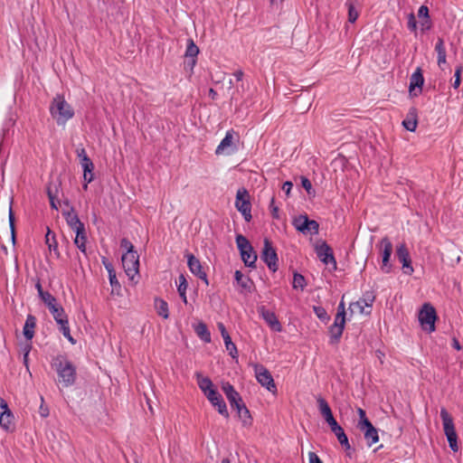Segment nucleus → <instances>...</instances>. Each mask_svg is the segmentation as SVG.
Wrapping results in <instances>:
<instances>
[{
    "label": "nucleus",
    "instance_id": "f257e3e1",
    "mask_svg": "<svg viewBox=\"0 0 463 463\" xmlns=\"http://www.w3.org/2000/svg\"><path fill=\"white\" fill-rule=\"evenodd\" d=\"M52 368L58 374V381L63 387H70L76 381V367L63 355H57L52 363Z\"/></svg>",
    "mask_w": 463,
    "mask_h": 463
},
{
    "label": "nucleus",
    "instance_id": "f03ea898",
    "mask_svg": "<svg viewBox=\"0 0 463 463\" xmlns=\"http://www.w3.org/2000/svg\"><path fill=\"white\" fill-rule=\"evenodd\" d=\"M50 113L59 126H64L74 116L73 109L65 100L64 96L60 94L52 99L50 105Z\"/></svg>",
    "mask_w": 463,
    "mask_h": 463
},
{
    "label": "nucleus",
    "instance_id": "7ed1b4c3",
    "mask_svg": "<svg viewBox=\"0 0 463 463\" xmlns=\"http://www.w3.org/2000/svg\"><path fill=\"white\" fill-rule=\"evenodd\" d=\"M440 418L449 446L452 451L458 452L459 447L458 445V434L456 432L453 418L445 408H441L440 410Z\"/></svg>",
    "mask_w": 463,
    "mask_h": 463
},
{
    "label": "nucleus",
    "instance_id": "20e7f679",
    "mask_svg": "<svg viewBox=\"0 0 463 463\" xmlns=\"http://www.w3.org/2000/svg\"><path fill=\"white\" fill-rule=\"evenodd\" d=\"M236 244L244 264L247 267L255 268L258 257L249 240L245 236L238 234L236 236Z\"/></svg>",
    "mask_w": 463,
    "mask_h": 463
},
{
    "label": "nucleus",
    "instance_id": "39448f33",
    "mask_svg": "<svg viewBox=\"0 0 463 463\" xmlns=\"http://www.w3.org/2000/svg\"><path fill=\"white\" fill-rule=\"evenodd\" d=\"M437 314L435 308L429 303L423 304L419 313V321L424 331L431 333L435 331Z\"/></svg>",
    "mask_w": 463,
    "mask_h": 463
},
{
    "label": "nucleus",
    "instance_id": "423d86ee",
    "mask_svg": "<svg viewBox=\"0 0 463 463\" xmlns=\"http://www.w3.org/2000/svg\"><path fill=\"white\" fill-rule=\"evenodd\" d=\"M235 207L242 214L246 222H250L251 216V204L250 202V195L246 189H239L236 194Z\"/></svg>",
    "mask_w": 463,
    "mask_h": 463
},
{
    "label": "nucleus",
    "instance_id": "0eeeda50",
    "mask_svg": "<svg viewBox=\"0 0 463 463\" xmlns=\"http://www.w3.org/2000/svg\"><path fill=\"white\" fill-rule=\"evenodd\" d=\"M375 299V296L372 291H366L363 298L355 302H352L349 305V311L351 315L353 314H370L371 310L365 311V307H371L373 301Z\"/></svg>",
    "mask_w": 463,
    "mask_h": 463
},
{
    "label": "nucleus",
    "instance_id": "6e6552de",
    "mask_svg": "<svg viewBox=\"0 0 463 463\" xmlns=\"http://www.w3.org/2000/svg\"><path fill=\"white\" fill-rule=\"evenodd\" d=\"M122 266L127 276L130 280H134L135 277L138 274L139 270V255L137 252L131 254H123Z\"/></svg>",
    "mask_w": 463,
    "mask_h": 463
},
{
    "label": "nucleus",
    "instance_id": "1a4fd4ad",
    "mask_svg": "<svg viewBox=\"0 0 463 463\" xmlns=\"http://www.w3.org/2000/svg\"><path fill=\"white\" fill-rule=\"evenodd\" d=\"M294 227L304 234H317L319 224L315 220H309L307 215H299L293 220Z\"/></svg>",
    "mask_w": 463,
    "mask_h": 463
},
{
    "label": "nucleus",
    "instance_id": "9d476101",
    "mask_svg": "<svg viewBox=\"0 0 463 463\" xmlns=\"http://www.w3.org/2000/svg\"><path fill=\"white\" fill-rule=\"evenodd\" d=\"M254 368L257 381L268 391L272 393H276L277 386L269 370L261 364H256Z\"/></svg>",
    "mask_w": 463,
    "mask_h": 463
},
{
    "label": "nucleus",
    "instance_id": "9b49d317",
    "mask_svg": "<svg viewBox=\"0 0 463 463\" xmlns=\"http://www.w3.org/2000/svg\"><path fill=\"white\" fill-rule=\"evenodd\" d=\"M260 258L271 271L275 272L278 269V255L271 241L268 238L264 239V246Z\"/></svg>",
    "mask_w": 463,
    "mask_h": 463
},
{
    "label": "nucleus",
    "instance_id": "f8f14e48",
    "mask_svg": "<svg viewBox=\"0 0 463 463\" xmlns=\"http://www.w3.org/2000/svg\"><path fill=\"white\" fill-rule=\"evenodd\" d=\"M317 402L318 410L323 418L325 419V420L326 421V423L328 424V426L330 427V430H332L335 429L337 426H339V424L337 423L333 415L332 410L328 402L322 396L317 397Z\"/></svg>",
    "mask_w": 463,
    "mask_h": 463
},
{
    "label": "nucleus",
    "instance_id": "ddd939ff",
    "mask_svg": "<svg viewBox=\"0 0 463 463\" xmlns=\"http://www.w3.org/2000/svg\"><path fill=\"white\" fill-rule=\"evenodd\" d=\"M316 253L324 264H332L334 269H336V260L334 257L333 250L326 241L316 246Z\"/></svg>",
    "mask_w": 463,
    "mask_h": 463
},
{
    "label": "nucleus",
    "instance_id": "4468645a",
    "mask_svg": "<svg viewBox=\"0 0 463 463\" xmlns=\"http://www.w3.org/2000/svg\"><path fill=\"white\" fill-rule=\"evenodd\" d=\"M260 316L265 320L269 326L275 332H281L282 326L274 312L267 309L264 306L258 307Z\"/></svg>",
    "mask_w": 463,
    "mask_h": 463
},
{
    "label": "nucleus",
    "instance_id": "2eb2a0df",
    "mask_svg": "<svg viewBox=\"0 0 463 463\" xmlns=\"http://www.w3.org/2000/svg\"><path fill=\"white\" fill-rule=\"evenodd\" d=\"M222 390L224 392L232 409H235L236 407L244 402L240 393L234 389V387L230 383H223L222 385Z\"/></svg>",
    "mask_w": 463,
    "mask_h": 463
},
{
    "label": "nucleus",
    "instance_id": "dca6fc26",
    "mask_svg": "<svg viewBox=\"0 0 463 463\" xmlns=\"http://www.w3.org/2000/svg\"><path fill=\"white\" fill-rule=\"evenodd\" d=\"M424 78L422 75V71L420 67H418L410 78V93L413 96H418L420 93H421Z\"/></svg>",
    "mask_w": 463,
    "mask_h": 463
},
{
    "label": "nucleus",
    "instance_id": "f3484780",
    "mask_svg": "<svg viewBox=\"0 0 463 463\" xmlns=\"http://www.w3.org/2000/svg\"><path fill=\"white\" fill-rule=\"evenodd\" d=\"M381 247L383 248V264L381 269L384 273H389L392 268L389 260L392 252V243L387 237H384L381 241Z\"/></svg>",
    "mask_w": 463,
    "mask_h": 463
},
{
    "label": "nucleus",
    "instance_id": "a211bd4d",
    "mask_svg": "<svg viewBox=\"0 0 463 463\" xmlns=\"http://www.w3.org/2000/svg\"><path fill=\"white\" fill-rule=\"evenodd\" d=\"M187 265L190 271L200 279L203 280L206 285L209 284L206 273L203 270L202 264L198 259L193 254L187 256Z\"/></svg>",
    "mask_w": 463,
    "mask_h": 463
},
{
    "label": "nucleus",
    "instance_id": "6ab92c4d",
    "mask_svg": "<svg viewBox=\"0 0 463 463\" xmlns=\"http://www.w3.org/2000/svg\"><path fill=\"white\" fill-rule=\"evenodd\" d=\"M396 255L398 260L402 263L404 273L411 275L413 272V268L411 266L410 253L405 244H401L397 247Z\"/></svg>",
    "mask_w": 463,
    "mask_h": 463
},
{
    "label": "nucleus",
    "instance_id": "aec40b11",
    "mask_svg": "<svg viewBox=\"0 0 463 463\" xmlns=\"http://www.w3.org/2000/svg\"><path fill=\"white\" fill-rule=\"evenodd\" d=\"M199 53V48L193 39H187L186 50L184 57L187 59V65L193 69L196 64V58Z\"/></svg>",
    "mask_w": 463,
    "mask_h": 463
},
{
    "label": "nucleus",
    "instance_id": "412c9836",
    "mask_svg": "<svg viewBox=\"0 0 463 463\" xmlns=\"http://www.w3.org/2000/svg\"><path fill=\"white\" fill-rule=\"evenodd\" d=\"M67 224L73 230L76 231L78 229H81L84 227V223L80 222L78 217V214L75 213L74 208L70 206L69 211H63L62 213Z\"/></svg>",
    "mask_w": 463,
    "mask_h": 463
},
{
    "label": "nucleus",
    "instance_id": "4be33fe9",
    "mask_svg": "<svg viewBox=\"0 0 463 463\" xmlns=\"http://www.w3.org/2000/svg\"><path fill=\"white\" fill-rule=\"evenodd\" d=\"M0 407L4 409L0 415V424L4 429L9 430L12 424L13 414L3 399H0Z\"/></svg>",
    "mask_w": 463,
    "mask_h": 463
},
{
    "label": "nucleus",
    "instance_id": "5701e85b",
    "mask_svg": "<svg viewBox=\"0 0 463 463\" xmlns=\"http://www.w3.org/2000/svg\"><path fill=\"white\" fill-rule=\"evenodd\" d=\"M36 326V317L33 315L29 314L26 317L23 334L26 340L30 341L34 336V328Z\"/></svg>",
    "mask_w": 463,
    "mask_h": 463
},
{
    "label": "nucleus",
    "instance_id": "b1692460",
    "mask_svg": "<svg viewBox=\"0 0 463 463\" xmlns=\"http://www.w3.org/2000/svg\"><path fill=\"white\" fill-rule=\"evenodd\" d=\"M80 165H81V166L83 168V179H84V182H85V184H83V189L87 190L88 189V184L92 182V177H88V175L90 173H93L94 164H93V162L91 161V159L90 157H84L82 162H80Z\"/></svg>",
    "mask_w": 463,
    "mask_h": 463
},
{
    "label": "nucleus",
    "instance_id": "393cba45",
    "mask_svg": "<svg viewBox=\"0 0 463 463\" xmlns=\"http://www.w3.org/2000/svg\"><path fill=\"white\" fill-rule=\"evenodd\" d=\"M417 109L411 108L409 110L407 118L402 121V126L409 131L413 132L417 128Z\"/></svg>",
    "mask_w": 463,
    "mask_h": 463
},
{
    "label": "nucleus",
    "instance_id": "a878e982",
    "mask_svg": "<svg viewBox=\"0 0 463 463\" xmlns=\"http://www.w3.org/2000/svg\"><path fill=\"white\" fill-rule=\"evenodd\" d=\"M234 279H235L237 284L245 292H250L253 282L249 277H245L240 270H236L234 273Z\"/></svg>",
    "mask_w": 463,
    "mask_h": 463
},
{
    "label": "nucleus",
    "instance_id": "bb28decb",
    "mask_svg": "<svg viewBox=\"0 0 463 463\" xmlns=\"http://www.w3.org/2000/svg\"><path fill=\"white\" fill-rule=\"evenodd\" d=\"M74 232H76V236H75V239H74V244L77 246V248L81 252L86 254L87 236H86L85 226L82 227L81 229H78V230H76Z\"/></svg>",
    "mask_w": 463,
    "mask_h": 463
},
{
    "label": "nucleus",
    "instance_id": "cd10ccee",
    "mask_svg": "<svg viewBox=\"0 0 463 463\" xmlns=\"http://www.w3.org/2000/svg\"><path fill=\"white\" fill-rule=\"evenodd\" d=\"M45 243L48 245L50 251H53L57 257H60L55 233L49 228H47V232L45 234Z\"/></svg>",
    "mask_w": 463,
    "mask_h": 463
},
{
    "label": "nucleus",
    "instance_id": "c85d7f7f",
    "mask_svg": "<svg viewBox=\"0 0 463 463\" xmlns=\"http://www.w3.org/2000/svg\"><path fill=\"white\" fill-rule=\"evenodd\" d=\"M331 431L335 435L337 440L345 450H349L351 449L348 438L340 425Z\"/></svg>",
    "mask_w": 463,
    "mask_h": 463
},
{
    "label": "nucleus",
    "instance_id": "c756f323",
    "mask_svg": "<svg viewBox=\"0 0 463 463\" xmlns=\"http://www.w3.org/2000/svg\"><path fill=\"white\" fill-rule=\"evenodd\" d=\"M435 51L438 54V65L440 67L442 64L446 63V48L442 38L438 39Z\"/></svg>",
    "mask_w": 463,
    "mask_h": 463
},
{
    "label": "nucleus",
    "instance_id": "7c9ffc66",
    "mask_svg": "<svg viewBox=\"0 0 463 463\" xmlns=\"http://www.w3.org/2000/svg\"><path fill=\"white\" fill-rule=\"evenodd\" d=\"M344 329H345L344 326L334 322V324L329 327L331 343H338L339 342V340L343 335Z\"/></svg>",
    "mask_w": 463,
    "mask_h": 463
},
{
    "label": "nucleus",
    "instance_id": "2f4dec72",
    "mask_svg": "<svg viewBox=\"0 0 463 463\" xmlns=\"http://www.w3.org/2000/svg\"><path fill=\"white\" fill-rule=\"evenodd\" d=\"M235 410L237 411L238 417L241 420L244 425L251 423V416L250 414V411L244 402L236 407Z\"/></svg>",
    "mask_w": 463,
    "mask_h": 463
},
{
    "label": "nucleus",
    "instance_id": "473e14b6",
    "mask_svg": "<svg viewBox=\"0 0 463 463\" xmlns=\"http://www.w3.org/2000/svg\"><path fill=\"white\" fill-rule=\"evenodd\" d=\"M364 435L368 447H372L379 440L378 430L374 426L368 430H365L364 431Z\"/></svg>",
    "mask_w": 463,
    "mask_h": 463
},
{
    "label": "nucleus",
    "instance_id": "72a5a7b5",
    "mask_svg": "<svg viewBox=\"0 0 463 463\" xmlns=\"http://www.w3.org/2000/svg\"><path fill=\"white\" fill-rule=\"evenodd\" d=\"M195 333L205 343L211 342V333L207 328V326L201 322L195 326Z\"/></svg>",
    "mask_w": 463,
    "mask_h": 463
},
{
    "label": "nucleus",
    "instance_id": "f704fd0d",
    "mask_svg": "<svg viewBox=\"0 0 463 463\" xmlns=\"http://www.w3.org/2000/svg\"><path fill=\"white\" fill-rule=\"evenodd\" d=\"M211 404L217 409L218 412L222 416H223L226 419L229 418V411L222 395L218 397L216 400L213 401Z\"/></svg>",
    "mask_w": 463,
    "mask_h": 463
},
{
    "label": "nucleus",
    "instance_id": "c9c22d12",
    "mask_svg": "<svg viewBox=\"0 0 463 463\" xmlns=\"http://www.w3.org/2000/svg\"><path fill=\"white\" fill-rule=\"evenodd\" d=\"M232 139H233L232 134L230 131H228L226 133L224 138L221 141V143L217 146V148L215 150L216 155L223 154L225 149L232 146Z\"/></svg>",
    "mask_w": 463,
    "mask_h": 463
},
{
    "label": "nucleus",
    "instance_id": "e433bc0d",
    "mask_svg": "<svg viewBox=\"0 0 463 463\" xmlns=\"http://www.w3.org/2000/svg\"><path fill=\"white\" fill-rule=\"evenodd\" d=\"M196 376L198 386L203 393L213 387V383L209 377H203L200 373H197Z\"/></svg>",
    "mask_w": 463,
    "mask_h": 463
},
{
    "label": "nucleus",
    "instance_id": "4c0bfd02",
    "mask_svg": "<svg viewBox=\"0 0 463 463\" xmlns=\"http://www.w3.org/2000/svg\"><path fill=\"white\" fill-rule=\"evenodd\" d=\"M355 3L356 0H347L345 4L348 8V21L352 24L354 23L359 16V13L355 9Z\"/></svg>",
    "mask_w": 463,
    "mask_h": 463
},
{
    "label": "nucleus",
    "instance_id": "58836bf2",
    "mask_svg": "<svg viewBox=\"0 0 463 463\" xmlns=\"http://www.w3.org/2000/svg\"><path fill=\"white\" fill-rule=\"evenodd\" d=\"M156 307L157 314L166 319L169 317L168 304L163 299H156Z\"/></svg>",
    "mask_w": 463,
    "mask_h": 463
},
{
    "label": "nucleus",
    "instance_id": "ea45409f",
    "mask_svg": "<svg viewBox=\"0 0 463 463\" xmlns=\"http://www.w3.org/2000/svg\"><path fill=\"white\" fill-rule=\"evenodd\" d=\"M57 324L60 326V330L61 331L63 336L67 338L71 343L74 344L75 340L71 335L68 318Z\"/></svg>",
    "mask_w": 463,
    "mask_h": 463
},
{
    "label": "nucleus",
    "instance_id": "a19ab883",
    "mask_svg": "<svg viewBox=\"0 0 463 463\" xmlns=\"http://www.w3.org/2000/svg\"><path fill=\"white\" fill-rule=\"evenodd\" d=\"M292 286L295 289L304 290L306 287L305 277L299 273H294Z\"/></svg>",
    "mask_w": 463,
    "mask_h": 463
},
{
    "label": "nucleus",
    "instance_id": "79ce46f5",
    "mask_svg": "<svg viewBox=\"0 0 463 463\" xmlns=\"http://www.w3.org/2000/svg\"><path fill=\"white\" fill-rule=\"evenodd\" d=\"M50 312L53 316V318L56 321V323H60L62 320L67 318V316H66L64 309L61 306H58L57 307L52 308Z\"/></svg>",
    "mask_w": 463,
    "mask_h": 463
},
{
    "label": "nucleus",
    "instance_id": "37998d69",
    "mask_svg": "<svg viewBox=\"0 0 463 463\" xmlns=\"http://www.w3.org/2000/svg\"><path fill=\"white\" fill-rule=\"evenodd\" d=\"M60 183L51 182L47 186V195L50 199H57Z\"/></svg>",
    "mask_w": 463,
    "mask_h": 463
},
{
    "label": "nucleus",
    "instance_id": "c03bdc74",
    "mask_svg": "<svg viewBox=\"0 0 463 463\" xmlns=\"http://www.w3.org/2000/svg\"><path fill=\"white\" fill-rule=\"evenodd\" d=\"M225 344L226 350L229 352V354L235 358L238 356V351L236 345L232 343L231 336L225 337L223 340Z\"/></svg>",
    "mask_w": 463,
    "mask_h": 463
},
{
    "label": "nucleus",
    "instance_id": "a18cd8bd",
    "mask_svg": "<svg viewBox=\"0 0 463 463\" xmlns=\"http://www.w3.org/2000/svg\"><path fill=\"white\" fill-rule=\"evenodd\" d=\"M109 279L110 286L112 288V294L114 292H117V294H118L119 290L121 289V286H120V283L118 282V280L117 279L116 272H111L110 271V274H109Z\"/></svg>",
    "mask_w": 463,
    "mask_h": 463
},
{
    "label": "nucleus",
    "instance_id": "49530a36",
    "mask_svg": "<svg viewBox=\"0 0 463 463\" xmlns=\"http://www.w3.org/2000/svg\"><path fill=\"white\" fill-rule=\"evenodd\" d=\"M314 312L317 315V317L323 322H327L330 319L329 315L327 314L326 310L320 306L314 307Z\"/></svg>",
    "mask_w": 463,
    "mask_h": 463
},
{
    "label": "nucleus",
    "instance_id": "de8ad7c7",
    "mask_svg": "<svg viewBox=\"0 0 463 463\" xmlns=\"http://www.w3.org/2000/svg\"><path fill=\"white\" fill-rule=\"evenodd\" d=\"M8 219H9V226H10V230H11V239H12L13 243L14 244V242H15V226H14L15 218H14V212L12 210V207L9 208Z\"/></svg>",
    "mask_w": 463,
    "mask_h": 463
},
{
    "label": "nucleus",
    "instance_id": "09e8293b",
    "mask_svg": "<svg viewBox=\"0 0 463 463\" xmlns=\"http://www.w3.org/2000/svg\"><path fill=\"white\" fill-rule=\"evenodd\" d=\"M120 247L126 250V252L124 254H131V253H135L137 252L135 250H134V245L132 244V242L128 240L127 238H123L121 241H120Z\"/></svg>",
    "mask_w": 463,
    "mask_h": 463
},
{
    "label": "nucleus",
    "instance_id": "8fccbe9b",
    "mask_svg": "<svg viewBox=\"0 0 463 463\" xmlns=\"http://www.w3.org/2000/svg\"><path fill=\"white\" fill-rule=\"evenodd\" d=\"M300 179H301L302 187L307 191V193L309 195H314L315 190L312 187V184H311L310 180L307 177L303 176V175L300 177Z\"/></svg>",
    "mask_w": 463,
    "mask_h": 463
},
{
    "label": "nucleus",
    "instance_id": "3c124183",
    "mask_svg": "<svg viewBox=\"0 0 463 463\" xmlns=\"http://www.w3.org/2000/svg\"><path fill=\"white\" fill-rule=\"evenodd\" d=\"M407 27L411 32L416 33L417 31V21L413 13L408 14Z\"/></svg>",
    "mask_w": 463,
    "mask_h": 463
},
{
    "label": "nucleus",
    "instance_id": "603ef678",
    "mask_svg": "<svg viewBox=\"0 0 463 463\" xmlns=\"http://www.w3.org/2000/svg\"><path fill=\"white\" fill-rule=\"evenodd\" d=\"M463 71V67L462 66H458L457 67L456 71H455V74H454V77H455V80L452 84L453 88L455 89H458L461 83V72Z\"/></svg>",
    "mask_w": 463,
    "mask_h": 463
},
{
    "label": "nucleus",
    "instance_id": "864d4df0",
    "mask_svg": "<svg viewBox=\"0 0 463 463\" xmlns=\"http://www.w3.org/2000/svg\"><path fill=\"white\" fill-rule=\"evenodd\" d=\"M373 426V425L367 418H364V420H359V421L357 423V428L363 432L365 430L372 428Z\"/></svg>",
    "mask_w": 463,
    "mask_h": 463
},
{
    "label": "nucleus",
    "instance_id": "5fc2aeb1",
    "mask_svg": "<svg viewBox=\"0 0 463 463\" xmlns=\"http://www.w3.org/2000/svg\"><path fill=\"white\" fill-rule=\"evenodd\" d=\"M204 395L206 396L210 402H212L213 401L216 400L218 397L221 396V394L217 392V390L214 387L206 392Z\"/></svg>",
    "mask_w": 463,
    "mask_h": 463
},
{
    "label": "nucleus",
    "instance_id": "6e6d98bb",
    "mask_svg": "<svg viewBox=\"0 0 463 463\" xmlns=\"http://www.w3.org/2000/svg\"><path fill=\"white\" fill-rule=\"evenodd\" d=\"M269 209L271 212V215L274 219H279V207L275 205V198L272 197L269 203Z\"/></svg>",
    "mask_w": 463,
    "mask_h": 463
},
{
    "label": "nucleus",
    "instance_id": "4d7b16f0",
    "mask_svg": "<svg viewBox=\"0 0 463 463\" xmlns=\"http://www.w3.org/2000/svg\"><path fill=\"white\" fill-rule=\"evenodd\" d=\"M187 287H188V284H187V281L185 279V277L183 274H181L179 276V285L177 287L178 292L186 291Z\"/></svg>",
    "mask_w": 463,
    "mask_h": 463
},
{
    "label": "nucleus",
    "instance_id": "13d9d810",
    "mask_svg": "<svg viewBox=\"0 0 463 463\" xmlns=\"http://www.w3.org/2000/svg\"><path fill=\"white\" fill-rule=\"evenodd\" d=\"M418 16L420 19L430 18L429 8L426 5H421L418 10Z\"/></svg>",
    "mask_w": 463,
    "mask_h": 463
},
{
    "label": "nucleus",
    "instance_id": "bf43d9fd",
    "mask_svg": "<svg viewBox=\"0 0 463 463\" xmlns=\"http://www.w3.org/2000/svg\"><path fill=\"white\" fill-rule=\"evenodd\" d=\"M432 27V23L430 21V18L422 19L420 22V29L422 32L429 31Z\"/></svg>",
    "mask_w": 463,
    "mask_h": 463
},
{
    "label": "nucleus",
    "instance_id": "052dcab7",
    "mask_svg": "<svg viewBox=\"0 0 463 463\" xmlns=\"http://www.w3.org/2000/svg\"><path fill=\"white\" fill-rule=\"evenodd\" d=\"M39 297L43 303H46L47 301H56V298L48 291L43 292Z\"/></svg>",
    "mask_w": 463,
    "mask_h": 463
},
{
    "label": "nucleus",
    "instance_id": "680f3d73",
    "mask_svg": "<svg viewBox=\"0 0 463 463\" xmlns=\"http://www.w3.org/2000/svg\"><path fill=\"white\" fill-rule=\"evenodd\" d=\"M308 460H309V463H323V461L317 455V453H315L313 451L308 452Z\"/></svg>",
    "mask_w": 463,
    "mask_h": 463
},
{
    "label": "nucleus",
    "instance_id": "e2e57ef3",
    "mask_svg": "<svg viewBox=\"0 0 463 463\" xmlns=\"http://www.w3.org/2000/svg\"><path fill=\"white\" fill-rule=\"evenodd\" d=\"M345 315L346 313H336L335 323H338L339 325H342L345 326Z\"/></svg>",
    "mask_w": 463,
    "mask_h": 463
},
{
    "label": "nucleus",
    "instance_id": "0e129e2a",
    "mask_svg": "<svg viewBox=\"0 0 463 463\" xmlns=\"http://www.w3.org/2000/svg\"><path fill=\"white\" fill-rule=\"evenodd\" d=\"M293 187V184L290 181H286L282 185V190L286 193V194L288 196L290 194V191Z\"/></svg>",
    "mask_w": 463,
    "mask_h": 463
},
{
    "label": "nucleus",
    "instance_id": "69168bd1",
    "mask_svg": "<svg viewBox=\"0 0 463 463\" xmlns=\"http://www.w3.org/2000/svg\"><path fill=\"white\" fill-rule=\"evenodd\" d=\"M102 263L105 266V268H106V269H107L109 274H110V271L111 272H116L115 269H114L113 265L106 258L102 259Z\"/></svg>",
    "mask_w": 463,
    "mask_h": 463
},
{
    "label": "nucleus",
    "instance_id": "338daca9",
    "mask_svg": "<svg viewBox=\"0 0 463 463\" xmlns=\"http://www.w3.org/2000/svg\"><path fill=\"white\" fill-rule=\"evenodd\" d=\"M218 328L220 330V333H221L223 340L225 339V337H230V335L227 332V330L222 323H218Z\"/></svg>",
    "mask_w": 463,
    "mask_h": 463
},
{
    "label": "nucleus",
    "instance_id": "774afa93",
    "mask_svg": "<svg viewBox=\"0 0 463 463\" xmlns=\"http://www.w3.org/2000/svg\"><path fill=\"white\" fill-rule=\"evenodd\" d=\"M77 155L80 157V162H82L84 157H89L84 148L77 149Z\"/></svg>",
    "mask_w": 463,
    "mask_h": 463
}]
</instances>
